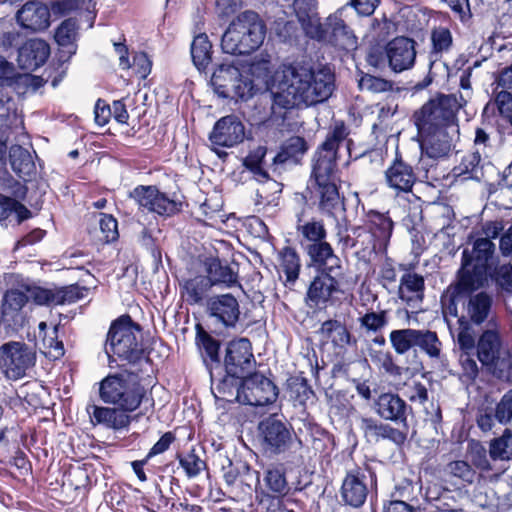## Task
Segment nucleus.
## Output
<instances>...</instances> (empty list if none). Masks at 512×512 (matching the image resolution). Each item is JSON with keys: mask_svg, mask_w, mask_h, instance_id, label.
Masks as SVG:
<instances>
[{"mask_svg": "<svg viewBox=\"0 0 512 512\" xmlns=\"http://www.w3.org/2000/svg\"><path fill=\"white\" fill-rule=\"evenodd\" d=\"M335 89V75L328 67L314 69L294 62L283 65L279 90L273 95L274 107L286 110L327 101Z\"/></svg>", "mask_w": 512, "mask_h": 512, "instance_id": "obj_1", "label": "nucleus"}, {"mask_svg": "<svg viewBox=\"0 0 512 512\" xmlns=\"http://www.w3.org/2000/svg\"><path fill=\"white\" fill-rule=\"evenodd\" d=\"M347 136L344 123L336 124L315 154L308 189L319 211L326 216L335 217L344 211V197L339 192L337 175V151Z\"/></svg>", "mask_w": 512, "mask_h": 512, "instance_id": "obj_2", "label": "nucleus"}, {"mask_svg": "<svg viewBox=\"0 0 512 512\" xmlns=\"http://www.w3.org/2000/svg\"><path fill=\"white\" fill-rule=\"evenodd\" d=\"M266 26L254 11L240 13L227 27L221 48L230 55H248L256 51L263 43Z\"/></svg>", "mask_w": 512, "mask_h": 512, "instance_id": "obj_3", "label": "nucleus"}, {"mask_svg": "<svg viewBox=\"0 0 512 512\" xmlns=\"http://www.w3.org/2000/svg\"><path fill=\"white\" fill-rule=\"evenodd\" d=\"M146 393L139 375L127 370L109 374L99 383L100 399L123 411L133 412L138 409Z\"/></svg>", "mask_w": 512, "mask_h": 512, "instance_id": "obj_4", "label": "nucleus"}, {"mask_svg": "<svg viewBox=\"0 0 512 512\" xmlns=\"http://www.w3.org/2000/svg\"><path fill=\"white\" fill-rule=\"evenodd\" d=\"M462 105L456 95L440 94L415 111L414 124L418 131H459L457 112Z\"/></svg>", "mask_w": 512, "mask_h": 512, "instance_id": "obj_5", "label": "nucleus"}, {"mask_svg": "<svg viewBox=\"0 0 512 512\" xmlns=\"http://www.w3.org/2000/svg\"><path fill=\"white\" fill-rule=\"evenodd\" d=\"M139 332V327L132 323L130 316L120 317L111 324L105 343L110 365L113 356L131 364L142 359L143 348L138 340Z\"/></svg>", "mask_w": 512, "mask_h": 512, "instance_id": "obj_6", "label": "nucleus"}, {"mask_svg": "<svg viewBox=\"0 0 512 512\" xmlns=\"http://www.w3.org/2000/svg\"><path fill=\"white\" fill-rule=\"evenodd\" d=\"M495 251L494 243L487 238L474 241L472 250L465 249L462 253L460 276H467L476 286L482 287L487 281L489 261Z\"/></svg>", "mask_w": 512, "mask_h": 512, "instance_id": "obj_7", "label": "nucleus"}, {"mask_svg": "<svg viewBox=\"0 0 512 512\" xmlns=\"http://www.w3.org/2000/svg\"><path fill=\"white\" fill-rule=\"evenodd\" d=\"M394 223L388 213L370 210L366 213L365 227L356 226L355 233L364 236L363 244L372 253L386 251L392 236Z\"/></svg>", "mask_w": 512, "mask_h": 512, "instance_id": "obj_8", "label": "nucleus"}, {"mask_svg": "<svg viewBox=\"0 0 512 512\" xmlns=\"http://www.w3.org/2000/svg\"><path fill=\"white\" fill-rule=\"evenodd\" d=\"M376 481L375 472L367 464L349 469L341 486L343 501L355 508L362 506L366 501L369 487L376 485Z\"/></svg>", "mask_w": 512, "mask_h": 512, "instance_id": "obj_9", "label": "nucleus"}, {"mask_svg": "<svg viewBox=\"0 0 512 512\" xmlns=\"http://www.w3.org/2000/svg\"><path fill=\"white\" fill-rule=\"evenodd\" d=\"M35 364V354L24 342L10 341L0 346V370L7 379L23 378Z\"/></svg>", "mask_w": 512, "mask_h": 512, "instance_id": "obj_10", "label": "nucleus"}, {"mask_svg": "<svg viewBox=\"0 0 512 512\" xmlns=\"http://www.w3.org/2000/svg\"><path fill=\"white\" fill-rule=\"evenodd\" d=\"M237 400L245 405L266 406L276 401L278 388L272 380L260 373L247 374L241 378Z\"/></svg>", "mask_w": 512, "mask_h": 512, "instance_id": "obj_11", "label": "nucleus"}, {"mask_svg": "<svg viewBox=\"0 0 512 512\" xmlns=\"http://www.w3.org/2000/svg\"><path fill=\"white\" fill-rule=\"evenodd\" d=\"M129 197L134 200L139 210L164 217L177 214L182 207L181 202L170 199L153 185H138L129 193Z\"/></svg>", "mask_w": 512, "mask_h": 512, "instance_id": "obj_12", "label": "nucleus"}, {"mask_svg": "<svg viewBox=\"0 0 512 512\" xmlns=\"http://www.w3.org/2000/svg\"><path fill=\"white\" fill-rule=\"evenodd\" d=\"M255 365L252 345L247 338H239L228 343L224 358V366L228 375L240 379L249 374Z\"/></svg>", "mask_w": 512, "mask_h": 512, "instance_id": "obj_13", "label": "nucleus"}, {"mask_svg": "<svg viewBox=\"0 0 512 512\" xmlns=\"http://www.w3.org/2000/svg\"><path fill=\"white\" fill-rule=\"evenodd\" d=\"M372 408L376 415L384 421H389L408 429V417L412 414V407L397 393L383 392L373 401Z\"/></svg>", "mask_w": 512, "mask_h": 512, "instance_id": "obj_14", "label": "nucleus"}, {"mask_svg": "<svg viewBox=\"0 0 512 512\" xmlns=\"http://www.w3.org/2000/svg\"><path fill=\"white\" fill-rule=\"evenodd\" d=\"M344 271L340 273L317 272L306 293V303L309 307H325L332 302L335 294L340 293V283Z\"/></svg>", "mask_w": 512, "mask_h": 512, "instance_id": "obj_15", "label": "nucleus"}, {"mask_svg": "<svg viewBox=\"0 0 512 512\" xmlns=\"http://www.w3.org/2000/svg\"><path fill=\"white\" fill-rule=\"evenodd\" d=\"M206 313L213 323L226 329L234 328L240 317V306L230 293L214 295L207 299Z\"/></svg>", "mask_w": 512, "mask_h": 512, "instance_id": "obj_16", "label": "nucleus"}, {"mask_svg": "<svg viewBox=\"0 0 512 512\" xmlns=\"http://www.w3.org/2000/svg\"><path fill=\"white\" fill-rule=\"evenodd\" d=\"M8 136L5 130H0V161L8 159L12 170L24 181H29L36 173V165L28 149L20 145H12L7 157Z\"/></svg>", "mask_w": 512, "mask_h": 512, "instance_id": "obj_17", "label": "nucleus"}, {"mask_svg": "<svg viewBox=\"0 0 512 512\" xmlns=\"http://www.w3.org/2000/svg\"><path fill=\"white\" fill-rule=\"evenodd\" d=\"M29 301V296L18 289L8 290L3 297L2 308L0 312V327L4 330L17 331L23 327L26 322V314L23 311L24 306Z\"/></svg>", "mask_w": 512, "mask_h": 512, "instance_id": "obj_18", "label": "nucleus"}, {"mask_svg": "<svg viewBox=\"0 0 512 512\" xmlns=\"http://www.w3.org/2000/svg\"><path fill=\"white\" fill-rule=\"evenodd\" d=\"M345 11L346 6H343L327 17L328 37L325 42L339 50L351 52L357 49L358 38L343 19Z\"/></svg>", "mask_w": 512, "mask_h": 512, "instance_id": "obj_19", "label": "nucleus"}, {"mask_svg": "<svg viewBox=\"0 0 512 512\" xmlns=\"http://www.w3.org/2000/svg\"><path fill=\"white\" fill-rule=\"evenodd\" d=\"M245 138V127L241 119L234 115H227L220 118L214 124L209 134V140L213 145L231 148Z\"/></svg>", "mask_w": 512, "mask_h": 512, "instance_id": "obj_20", "label": "nucleus"}, {"mask_svg": "<svg viewBox=\"0 0 512 512\" xmlns=\"http://www.w3.org/2000/svg\"><path fill=\"white\" fill-rule=\"evenodd\" d=\"M359 429L368 442L388 440L396 446H402L407 440V432L393 427L371 416L359 418Z\"/></svg>", "mask_w": 512, "mask_h": 512, "instance_id": "obj_21", "label": "nucleus"}, {"mask_svg": "<svg viewBox=\"0 0 512 512\" xmlns=\"http://www.w3.org/2000/svg\"><path fill=\"white\" fill-rule=\"evenodd\" d=\"M26 295L38 305H64L79 300L83 294L77 285L55 288L27 287Z\"/></svg>", "mask_w": 512, "mask_h": 512, "instance_id": "obj_22", "label": "nucleus"}, {"mask_svg": "<svg viewBox=\"0 0 512 512\" xmlns=\"http://www.w3.org/2000/svg\"><path fill=\"white\" fill-rule=\"evenodd\" d=\"M388 66L395 73L413 68L416 61V42L405 36H398L387 44Z\"/></svg>", "mask_w": 512, "mask_h": 512, "instance_id": "obj_23", "label": "nucleus"}, {"mask_svg": "<svg viewBox=\"0 0 512 512\" xmlns=\"http://www.w3.org/2000/svg\"><path fill=\"white\" fill-rule=\"evenodd\" d=\"M259 431L266 450L281 453L287 449L291 434L282 421L269 417L260 422Z\"/></svg>", "mask_w": 512, "mask_h": 512, "instance_id": "obj_24", "label": "nucleus"}, {"mask_svg": "<svg viewBox=\"0 0 512 512\" xmlns=\"http://www.w3.org/2000/svg\"><path fill=\"white\" fill-rule=\"evenodd\" d=\"M303 250L309 258V265L317 272L340 273V271H344L340 258L327 241L309 245Z\"/></svg>", "mask_w": 512, "mask_h": 512, "instance_id": "obj_25", "label": "nucleus"}, {"mask_svg": "<svg viewBox=\"0 0 512 512\" xmlns=\"http://www.w3.org/2000/svg\"><path fill=\"white\" fill-rule=\"evenodd\" d=\"M87 412L93 425H101L114 431L127 430L132 420L128 411L120 410L115 406L90 405L87 407Z\"/></svg>", "mask_w": 512, "mask_h": 512, "instance_id": "obj_26", "label": "nucleus"}, {"mask_svg": "<svg viewBox=\"0 0 512 512\" xmlns=\"http://www.w3.org/2000/svg\"><path fill=\"white\" fill-rule=\"evenodd\" d=\"M467 276H460L458 283L454 287H449L445 294L441 297V305L444 318L450 326L448 316L458 317V305L462 304L465 308V302L468 294L480 288L470 282Z\"/></svg>", "mask_w": 512, "mask_h": 512, "instance_id": "obj_27", "label": "nucleus"}, {"mask_svg": "<svg viewBox=\"0 0 512 512\" xmlns=\"http://www.w3.org/2000/svg\"><path fill=\"white\" fill-rule=\"evenodd\" d=\"M459 131H418V142L422 152L442 159L452 148V137Z\"/></svg>", "mask_w": 512, "mask_h": 512, "instance_id": "obj_28", "label": "nucleus"}, {"mask_svg": "<svg viewBox=\"0 0 512 512\" xmlns=\"http://www.w3.org/2000/svg\"><path fill=\"white\" fill-rule=\"evenodd\" d=\"M50 55L49 45L41 39H30L18 49L17 61L23 70L34 71L41 67Z\"/></svg>", "mask_w": 512, "mask_h": 512, "instance_id": "obj_29", "label": "nucleus"}, {"mask_svg": "<svg viewBox=\"0 0 512 512\" xmlns=\"http://www.w3.org/2000/svg\"><path fill=\"white\" fill-rule=\"evenodd\" d=\"M16 19L25 29L41 31L49 26L50 12L46 5L30 1L17 12Z\"/></svg>", "mask_w": 512, "mask_h": 512, "instance_id": "obj_30", "label": "nucleus"}, {"mask_svg": "<svg viewBox=\"0 0 512 512\" xmlns=\"http://www.w3.org/2000/svg\"><path fill=\"white\" fill-rule=\"evenodd\" d=\"M205 276L210 280L211 286H221L223 288L241 287L238 281V273L228 264L223 263L217 257H206L203 262Z\"/></svg>", "mask_w": 512, "mask_h": 512, "instance_id": "obj_31", "label": "nucleus"}, {"mask_svg": "<svg viewBox=\"0 0 512 512\" xmlns=\"http://www.w3.org/2000/svg\"><path fill=\"white\" fill-rule=\"evenodd\" d=\"M385 178L388 186L397 193L411 191L416 175L413 168L402 159H395L385 172Z\"/></svg>", "mask_w": 512, "mask_h": 512, "instance_id": "obj_32", "label": "nucleus"}, {"mask_svg": "<svg viewBox=\"0 0 512 512\" xmlns=\"http://www.w3.org/2000/svg\"><path fill=\"white\" fill-rule=\"evenodd\" d=\"M425 281L417 273L407 272L402 275L398 287V296L411 308H419L424 298Z\"/></svg>", "mask_w": 512, "mask_h": 512, "instance_id": "obj_33", "label": "nucleus"}, {"mask_svg": "<svg viewBox=\"0 0 512 512\" xmlns=\"http://www.w3.org/2000/svg\"><path fill=\"white\" fill-rule=\"evenodd\" d=\"M502 341L495 330H485L479 336L476 351L477 358L484 366H494L501 357Z\"/></svg>", "mask_w": 512, "mask_h": 512, "instance_id": "obj_34", "label": "nucleus"}, {"mask_svg": "<svg viewBox=\"0 0 512 512\" xmlns=\"http://www.w3.org/2000/svg\"><path fill=\"white\" fill-rule=\"evenodd\" d=\"M240 76V70L232 63H220L211 76V85L218 96L228 98L231 96V87L236 77Z\"/></svg>", "mask_w": 512, "mask_h": 512, "instance_id": "obj_35", "label": "nucleus"}, {"mask_svg": "<svg viewBox=\"0 0 512 512\" xmlns=\"http://www.w3.org/2000/svg\"><path fill=\"white\" fill-rule=\"evenodd\" d=\"M263 486L260 490H265L277 495H288L291 487L286 477V468L282 464L270 465L263 473Z\"/></svg>", "mask_w": 512, "mask_h": 512, "instance_id": "obj_36", "label": "nucleus"}, {"mask_svg": "<svg viewBox=\"0 0 512 512\" xmlns=\"http://www.w3.org/2000/svg\"><path fill=\"white\" fill-rule=\"evenodd\" d=\"M196 344L205 365H220V341L212 337L200 324L196 325Z\"/></svg>", "mask_w": 512, "mask_h": 512, "instance_id": "obj_37", "label": "nucleus"}, {"mask_svg": "<svg viewBox=\"0 0 512 512\" xmlns=\"http://www.w3.org/2000/svg\"><path fill=\"white\" fill-rule=\"evenodd\" d=\"M345 210L343 212L338 213L335 216L336 219V237L338 241V245H340L341 249L343 251H346L348 249L356 248L359 246L361 252L364 255H370L372 253L371 250H368L365 248V244H363L364 236H358L355 233V227L352 228V235L349 234V222L346 217H343L342 219H338V216L341 214H344ZM334 218V216H332Z\"/></svg>", "mask_w": 512, "mask_h": 512, "instance_id": "obj_38", "label": "nucleus"}, {"mask_svg": "<svg viewBox=\"0 0 512 512\" xmlns=\"http://www.w3.org/2000/svg\"><path fill=\"white\" fill-rule=\"evenodd\" d=\"M492 305V299L485 292L473 296L468 294L465 302L466 318L476 325L482 324L488 317Z\"/></svg>", "mask_w": 512, "mask_h": 512, "instance_id": "obj_39", "label": "nucleus"}, {"mask_svg": "<svg viewBox=\"0 0 512 512\" xmlns=\"http://www.w3.org/2000/svg\"><path fill=\"white\" fill-rule=\"evenodd\" d=\"M455 178L481 181L484 178V165L478 151L463 156L461 162L452 170Z\"/></svg>", "mask_w": 512, "mask_h": 512, "instance_id": "obj_40", "label": "nucleus"}, {"mask_svg": "<svg viewBox=\"0 0 512 512\" xmlns=\"http://www.w3.org/2000/svg\"><path fill=\"white\" fill-rule=\"evenodd\" d=\"M296 230L302 249L326 241L327 231L322 220H310L301 223V219H298Z\"/></svg>", "mask_w": 512, "mask_h": 512, "instance_id": "obj_41", "label": "nucleus"}, {"mask_svg": "<svg viewBox=\"0 0 512 512\" xmlns=\"http://www.w3.org/2000/svg\"><path fill=\"white\" fill-rule=\"evenodd\" d=\"M307 150L308 145L303 137L292 136L281 145L273 162L274 164L298 163Z\"/></svg>", "mask_w": 512, "mask_h": 512, "instance_id": "obj_42", "label": "nucleus"}, {"mask_svg": "<svg viewBox=\"0 0 512 512\" xmlns=\"http://www.w3.org/2000/svg\"><path fill=\"white\" fill-rule=\"evenodd\" d=\"M319 333L322 338L331 341L336 347L343 348L352 342V336L345 324L335 319L324 321Z\"/></svg>", "mask_w": 512, "mask_h": 512, "instance_id": "obj_43", "label": "nucleus"}, {"mask_svg": "<svg viewBox=\"0 0 512 512\" xmlns=\"http://www.w3.org/2000/svg\"><path fill=\"white\" fill-rule=\"evenodd\" d=\"M191 57L199 71H205L212 62V44L205 33L196 35L191 43Z\"/></svg>", "mask_w": 512, "mask_h": 512, "instance_id": "obj_44", "label": "nucleus"}, {"mask_svg": "<svg viewBox=\"0 0 512 512\" xmlns=\"http://www.w3.org/2000/svg\"><path fill=\"white\" fill-rule=\"evenodd\" d=\"M278 271L284 274L288 283H295L299 277L301 263L296 250L290 246L284 247L278 253Z\"/></svg>", "mask_w": 512, "mask_h": 512, "instance_id": "obj_45", "label": "nucleus"}, {"mask_svg": "<svg viewBox=\"0 0 512 512\" xmlns=\"http://www.w3.org/2000/svg\"><path fill=\"white\" fill-rule=\"evenodd\" d=\"M212 288L211 282L203 275L188 279L182 286L184 297L188 304H200Z\"/></svg>", "mask_w": 512, "mask_h": 512, "instance_id": "obj_46", "label": "nucleus"}, {"mask_svg": "<svg viewBox=\"0 0 512 512\" xmlns=\"http://www.w3.org/2000/svg\"><path fill=\"white\" fill-rule=\"evenodd\" d=\"M415 347L419 348L430 359H440L442 343L434 331L417 329Z\"/></svg>", "mask_w": 512, "mask_h": 512, "instance_id": "obj_47", "label": "nucleus"}, {"mask_svg": "<svg viewBox=\"0 0 512 512\" xmlns=\"http://www.w3.org/2000/svg\"><path fill=\"white\" fill-rule=\"evenodd\" d=\"M416 335L417 329H396L390 332L389 340L394 351L398 355H403L415 347Z\"/></svg>", "mask_w": 512, "mask_h": 512, "instance_id": "obj_48", "label": "nucleus"}, {"mask_svg": "<svg viewBox=\"0 0 512 512\" xmlns=\"http://www.w3.org/2000/svg\"><path fill=\"white\" fill-rule=\"evenodd\" d=\"M77 28V21L69 18L64 20L55 32V41L59 46L68 48L67 53H69V56L76 52L74 41L77 35Z\"/></svg>", "mask_w": 512, "mask_h": 512, "instance_id": "obj_49", "label": "nucleus"}, {"mask_svg": "<svg viewBox=\"0 0 512 512\" xmlns=\"http://www.w3.org/2000/svg\"><path fill=\"white\" fill-rule=\"evenodd\" d=\"M266 155L265 147H257L243 159V166L249 170L258 182H265L269 179L268 172L263 168V160Z\"/></svg>", "mask_w": 512, "mask_h": 512, "instance_id": "obj_50", "label": "nucleus"}, {"mask_svg": "<svg viewBox=\"0 0 512 512\" xmlns=\"http://www.w3.org/2000/svg\"><path fill=\"white\" fill-rule=\"evenodd\" d=\"M457 323V344L459 348L464 352V354L472 353V351L476 348L472 324L465 315L458 317Z\"/></svg>", "mask_w": 512, "mask_h": 512, "instance_id": "obj_51", "label": "nucleus"}, {"mask_svg": "<svg viewBox=\"0 0 512 512\" xmlns=\"http://www.w3.org/2000/svg\"><path fill=\"white\" fill-rule=\"evenodd\" d=\"M490 457L493 460L512 459V433L506 429L503 435L490 443Z\"/></svg>", "mask_w": 512, "mask_h": 512, "instance_id": "obj_52", "label": "nucleus"}, {"mask_svg": "<svg viewBox=\"0 0 512 512\" xmlns=\"http://www.w3.org/2000/svg\"><path fill=\"white\" fill-rule=\"evenodd\" d=\"M299 23L307 37L321 42L326 41L328 37V27L326 23H321L318 13L304 18V20H300Z\"/></svg>", "mask_w": 512, "mask_h": 512, "instance_id": "obj_53", "label": "nucleus"}, {"mask_svg": "<svg viewBox=\"0 0 512 512\" xmlns=\"http://www.w3.org/2000/svg\"><path fill=\"white\" fill-rule=\"evenodd\" d=\"M392 82L382 77L374 76L369 73H360L358 87L361 91L371 93H384L392 90Z\"/></svg>", "mask_w": 512, "mask_h": 512, "instance_id": "obj_54", "label": "nucleus"}, {"mask_svg": "<svg viewBox=\"0 0 512 512\" xmlns=\"http://www.w3.org/2000/svg\"><path fill=\"white\" fill-rule=\"evenodd\" d=\"M432 53L442 54L448 52L452 46L453 38L451 31L446 27H435L431 31Z\"/></svg>", "mask_w": 512, "mask_h": 512, "instance_id": "obj_55", "label": "nucleus"}, {"mask_svg": "<svg viewBox=\"0 0 512 512\" xmlns=\"http://www.w3.org/2000/svg\"><path fill=\"white\" fill-rule=\"evenodd\" d=\"M179 464L189 478H194L205 468V462L194 452L179 456Z\"/></svg>", "mask_w": 512, "mask_h": 512, "instance_id": "obj_56", "label": "nucleus"}, {"mask_svg": "<svg viewBox=\"0 0 512 512\" xmlns=\"http://www.w3.org/2000/svg\"><path fill=\"white\" fill-rule=\"evenodd\" d=\"M447 470L452 476L469 484L473 483L476 477V472L471 465L462 460L450 462L447 466Z\"/></svg>", "mask_w": 512, "mask_h": 512, "instance_id": "obj_57", "label": "nucleus"}, {"mask_svg": "<svg viewBox=\"0 0 512 512\" xmlns=\"http://www.w3.org/2000/svg\"><path fill=\"white\" fill-rule=\"evenodd\" d=\"M452 11L454 16L464 25L471 22L472 11L469 0H441Z\"/></svg>", "mask_w": 512, "mask_h": 512, "instance_id": "obj_58", "label": "nucleus"}, {"mask_svg": "<svg viewBox=\"0 0 512 512\" xmlns=\"http://www.w3.org/2000/svg\"><path fill=\"white\" fill-rule=\"evenodd\" d=\"M253 96V82L243 78L242 74L236 77L231 87L230 99L246 101Z\"/></svg>", "mask_w": 512, "mask_h": 512, "instance_id": "obj_59", "label": "nucleus"}, {"mask_svg": "<svg viewBox=\"0 0 512 512\" xmlns=\"http://www.w3.org/2000/svg\"><path fill=\"white\" fill-rule=\"evenodd\" d=\"M494 417L504 425L512 420V389L507 391L496 405Z\"/></svg>", "mask_w": 512, "mask_h": 512, "instance_id": "obj_60", "label": "nucleus"}, {"mask_svg": "<svg viewBox=\"0 0 512 512\" xmlns=\"http://www.w3.org/2000/svg\"><path fill=\"white\" fill-rule=\"evenodd\" d=\"M359 322L367 331L377 332L387 324L386 312H368L359 318Z\"/></svg>", "mask_w": 512, "mask_h": 512, "instance_id": "obj_61", "label": "nucleus"}, {"mask_svg": "<svg viewBox=\"0 0 512 512\" xmlns=\"http://www.w3.org/2000/svg\"><path fill=\"white\" fill-rule=\"evenodd\" d=\"M438 160L439 158L432 157L421 151V156L416 167L418 173L427 180L438 179V175L436 174V165Z\"/></svg>", "mask_w": 512, "mask_h": 512, "instance_id": "obj_62", "label": "nucleus"}, {"mask_svg": "<svg viewBox=\"0 0 512 512\" xmlns=\"http://www.w3.org/2000/svg\"><path fill=\"white\" fill-rule=\"evenodd\" d=\"M285 495H277V493L266 492L265 490L256 489V499L259 505L266 510V512H276L279 510L283 503Z\"/></svg>", "mask_w": 512, "mask_h": 512, "instance_id": "obj_63", "label": "nucleus"}, {"mask_svg": "<svg viewBox=\"0 0 512 512\" xmlns=\"http://www.w3.org/2000/svg\"><path fill=\"white\" fill-rule=\"evenodd\" d=\"M99 226L105 242L110 243L118 239V223L112 215L101 214Z\"/></svg>", "mask_w": 512, "mask_h": 512, "instance_id": "obj_64", "label": "nucleus"}]
</instances>
